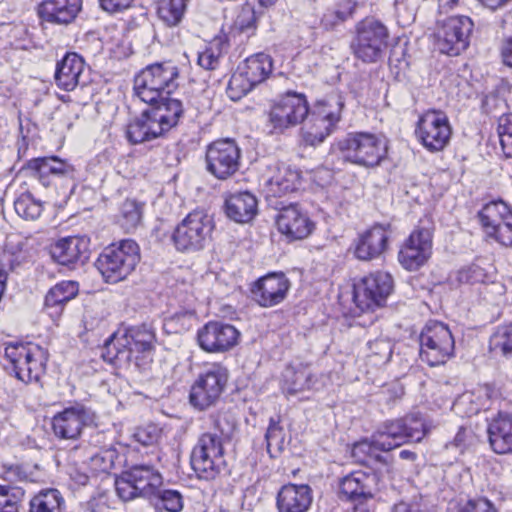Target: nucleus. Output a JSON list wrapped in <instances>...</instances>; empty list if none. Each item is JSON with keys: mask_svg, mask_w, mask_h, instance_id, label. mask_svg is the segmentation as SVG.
<instances>
[{"mask_svg": "<svg viewBox=\"0 0 512 512\" xmlns=\"http://www.w3.org/2000/svg\"><path fill=\"white\" fill-rule=\"evenodd\" d=\"M234 425L218 417L211 431L203 433L193 448L191 463L202 479H214L225 467L224 445L230 442Z\"/></svg>", "mask_w": 512, "mask_h": 512, "instance_id": "f257e3e1", "label": "nucleus"}, {"mask_svg": "<svg viewBox=\"0 0 512 512\" xmlns=\"http://www.w3.org/2000/svg\"><path fill=\"white\" fill-rule=\"evenodd\" d=\"M332 149L337 151L344 161L363 167H375L387 155V142L384 138L368 133H348L337 140Z\"/></svg>", "mask_w": 512, "mask_h": 512, "instance_id": "f03ea898", "label": "nucleus"}, {"mask_svg": "<svg viewBox=\"0 0 512 512\" xmlns=\"http://www.w3.org/2000/svg\"><path fill=\"white\" fill-rule=\"evenodd\" d=\"M4 357L6 369L24 383L39 381L48 360L47 352L33 343H8Z\"/></svg>", "mask_w": 512, "mask_h": 512, "instance_id": "7ed1b4c3", "label": "nucleus"}, {"mask_svg": "<svg viewBox=\"0 0 512 512\" xmlns=\"http://www.w3.org/2000/svg\"><path fill=\"white\" fill-rule=\"evenodd\" d=\"M140 261V249L132 239L106 247L97 259V268L108 283L126 279Z\"/></svg>", "mask_w": 512, "mask_h": 512, "instance_id": "20e7f679", "label": "nucleus"}, {"mask_svg": "<svg viewBox=\"0 0 512 512\" xmlns=\"http://www.w3.org/2000/svg\"><path fill=\"white\" fill-rule=\"evenodd\" d=\"M178 70L169 63H155L144 68L134 79L135 94L147 104H155L158 98L171 95L177 88Z\"/></svg>", "mask_w": 512, "mask_h": 512, "instance_id": "39448f33", "label": "nucleus"}, {"mask_svg": "<svg viewBox=\"0 0 512 512\" xmlns=\"http://www.w3.org/2000/svg\"><path fill=\"white\" fill-rule=\"evenodd\" d=\"M429 427L419 414L387 421L374 434V443L381 451H390L409 441L420 442L428 433Z\"/></svg>", "mask_w": 512, "mask_h": 512, "instance_id": "423d86ee", "label": "nucleus"}, {"mask_svg": "<svg viewBox=\"0 0 512 512\" xmlns=\"http://www.w3.org/2000/svg\"><path fill=\"white\" fill-rule=\"evenodd\" d=\"M161 474L150 465L139 464L123 471L115 479V490L120 499L130 501L138 497L150 499L162 486Z\"/></svg>", "mask_w": 512, "mask_h": 512, "instance_id": "0eeeda50", "label": "nucleus"}, {"mask_svg": "<svg viewBox=\"0 0 512 512\" xmlns=\"http://www.w3.org/2000/svg\"><path fill=\"white\" fill-rule=\"evenodd\" d=\"M213 229L211 216L202 210H194L176 226L172 240L179 251H199L210 240Z\"/></svg>", "mask_w": 512, "mask_h": 512, "instance_id": "6e6552de", "label": "nucleus"}, {"mask_svg": "<svg viewBox=\"0 0 512 512\" xmlns=\"http://www.w3.org/2000/svg\"><path fill=\"white\" fill-rule=\"evenodd\" d=\"M351 49L356 58L373 63L381 58L389 37L387 27L374 18H366L356 25Z\"/></svg>", "mask_w": 512, "mask_h": 512, "instance_id": "1a4fd4ad", "label": "nucleus"}, {"mask_svg": "<svg viewBox=\"0 0 512 512\" xmlns=\"http://www.w3.org/2000/svg\"><path fill=\"white\" fill-rule=\"evenodd\" d=\"M455 341L448 326L431 320L420 334V358L430 366L446 363L453 355Z\"/></svg>", "mask_w": 512, "mask_h": 512, "instance_id": "9d476101", "label": "nucleus"}, {"mask_svg": "<svg viewBox=\"0 0 512 512\" xmlns=\"http://www.w3.org/2000/svg\"><path fill=\"white\" fill-rule=\"evenodd\" d=\"M434 223L430 217L420 219L398 253L400 264L414 271L423 266L432 254Z\"/></svg>", "mask_w": 512, "mask_h": 512, "instance_id": "9b49d317", "label": "nucleus"}, {"mask_svg": "<svg viewBox=\"0 0 512 512\" xmlns=\"http://www.w3.org/2000/svg\"><path fill=\"white\" fill-rule=\"evenodd\" d=\"M228 381L227 369L214 364L202 372L191 386L189 402L197 410L203 411L215 405Z\"/></svg>", "mask_w": 512, "mask_h": 512, "instance_id": "f8f14e48", "label": "nucleus"}, {"mask_svg": "<svg viewBox=\"0 0 512 512\" xmlns=\"http://www.w3.org/2000/svg\"><path fill=\"white\" fill-rule=\"evenodd\" d=\"M393 290V279L386 272L362 277L353 284V300L362 311H373L385 305Z\"/></svg>", "mask_w": 512, "mask_h": 512, "instance_id": "ddd939ff", "label": "nucleus"}, {"mask_svg": "<svg viewBox=\"0 0 512 512\" xmlns=\"http://www.w3.org/2000/svg\"><path fill=\"white\" fill-rule=\"evenodd\" d=\"M415 134L428 151L439 152L449 144L452 127L443 111L428 110L419 117Z\"/></svg>", "mask_w": 512, "mask_h": 512, "instance_id": "4468645a", "label": "nucleus"}, {"mask_svg": "<svg viewBox=\"0 0 512 512\" xmlns=\"http://www.w3.org/2000/svg\"><path fill=\"white\" fill-rule=\"evenodd\" d=\"M307 115L308 103L305 96L287 92L269 111V133H283L286 129L303 122Z\"/></svg>", "mask_w": 512, "mask_h": 512, "instance_id": "2eb2a0df", "label": "nucleus"}, {"mask_svg": "<svg viewBox=\"0 0 512 512\" xmlns=\"http://www.w3.org/2000/svg\"><path fill=\"white\" fill-rule=\"evenodd\" d=\"M478 219L488 237L503 246H512V210L507 203L498 200L485 204Z\"/></svg>", "mask_w": 512, "mask_h": 512, "instance_id": "dca6fc26", "label": "nucleus"}, {"mask_svg": "<svg viewBox=\"0 0 512 512\" xmlns=\"http://www.w3.org/2000/svg\"><path fill=\"white\" fill-rule=\"evenodd\" d=\"M205 158L207 171L226 180L239 170L241 150L232 139L216 140L207 146Z\"/></svg>", "mask_w": 512, "mask_h": 512, "instance_id": "f3484780", "label": "nucleus"}, {"mask_svg": "<svg viewBox=\"0 0 512 512\" xmlns=\"http://www.w3.org/2000/svg\"><path fill=\"white\" fill-rule=\"evenodd\" d=\"M473 22L467 16H451L445 19L437 32L438 50L449 56H457L469 46Z\"/></svg>", "mask_w": 512, "mask_h": 512, "instance_id": "a211bd4d", "label": "nucleus"}, {"mask_svg": "<svg viewBox=\"0 0 512 512\" xmlns=\"http://www.w3.org/2000/svg\"><path fill=\"white\" fill-rule=\"evenodd\" d=\"M155 339L154 330L146 324L130 327L123 335L114 334L105 342L102 358L112 363L115 356H111V353L117 352V350L133 353L154 350Z\"/></svg>", "mask_w": 512, "mask_h": 512, "instance_id": "6ab92c4d", "label": "nucleus"}, {"mask_svg": "<svg viewBox=\"0 0 512 512\" xmlns=\"http://www.w3.org/2000/svg\"><path fill=\"white\" fill-rule=\"evenodd\" d=\"M95 420L94 412L81 403H75L56 413L51 420L54 435L59 439L76 440L84 427Z\"/></svg>", "mask_w": 512, "mask_h": 512, "instance_id": "aec40b11", "label": "nucleus"}, {"mask_svg": "<svg viewBox=\"0 0 512 512\" xmlns=\"http://www.w3.org/2000/svg\"><path fill=\"white\" fill-rule=\"evenodd\" d=\"M239 339L240 332L222 321H209L197 331V343L208 353H225L234 348Z\"/></svg>", "mask_w": 512, "mask_h": 512, "instance_id": "412c9836", "label": "nucleus"}, {"mask_svg": "<svg viewBox=\"0 0 512 512\" xmlns=\"http://www.w3.org/2000/svg\"><path fill=\"white\" fill-rule=\"evenodd\" d=\"M276 225L290 241L307 238L315 228L314 222L297 204L282 207L276 216Z\"/></svg>", "mask_w": 512, "mask_h": 512, "instance_id": "4be33fe9", "label": "nucleus"}, {"mask_svg": "<svg viewBox=\"0 0 512 512\" xmlns=\"http://www.w3.org/2000/svg\"><path fill=\"white\" fill-rule=\"evenodd\" d=\"M290 282L283 273H269L251 287L252 299L261 307H272L286 298Z\"/></svg>", "mask_w": 512, "mask_h": 512, "instance_id": "5701e85b", "label": "nucleus"}, {"mask_svg": "<svg viewBox=\"0 0 512 512\" xmlns=\"http://www.w3.org/2000/svg\"><path fill=\"white\" fill-rule=\"evenodd\" d=\"M26 169L30 170L44 186L56 184V180H65L73 184L75 178L74 166L56 156L34 158L26 164Z\"/></svg>", "mask_w": 512, "mask_h": 512, "instance_id": "b1692460", "label": "nucleus"}, {"mask_svg": "<svg viewBox=\"0 0 512 512\" xmlns=\"http://www.w3.org/2000/svg\"><path fill=\"white\" fill-rule=\"evenodd\" d=\"M50 253L52 258L61 265L83 264L89 258V239L85 236L59 239L51 246Z\"/></svg>", "mask_w": 512, "mask_h": 512, "instance_id": "393cba45", "label": "nucleus"}, {"mask_svg": "<svg viewBox=\"0 0 512 512\" xmlns=\"http://www.w3.org/2000/svg\"><path fill=\"white\" fill-rule=\"evenodd\" d=\"M81 9L82 0H43L38 15L44 22L66 26L75 21Z\"/></svg>", "mask_w": 512, "mask_h": 512, "instance_id": "a878e982", "label": "nucleus"}, {"mask_svg": "<svg viewBox=\"0 0 512 512\" xmlns=\"http://www.w3.org/2000/svg\"><path fill=\"white\" fill-rule=\"evenodd\" d=\"M312 489L307 484H286L277 493L278 512H307L312 504Z\"/></svg>", "mask_w": 512, "mask_h": 512, "instance_id": "bb28decb", "label": "nucleus"}, {"mask_svg": "<svg viewBox=\"0 0 512 512\" xmlns=\"http://www.w3.org/2000/svg\"><path fill=\"white\" fill-rule=\"evenodd\" d=\"M491 449L500 455L512 454V413L498 412L487 426Z\"/></svg>", "mask_w": 512, "mask_h": 512, "instance_id": "cd10ccee", "label": "nucleus"}, {"mask_svg": "<svg viewBox=\"0 0 512 512\" xmlns=\"http://www.w3.org/2000/svg\"><path fill=\"white\" fill-rule=\"evenodd\" d=\"M389 232L382 225H374L360 235L354 254L356 258L369 261L378 258L387 249Z\"/></svg>", "mask_w": 512, "mask_h": 512, "instance_id": "c85d7f7f", "label": "nucleus"}, {"mask_svg": "<svg viewBox=\"0 0 512 512\" xmlns=\"http://www.w3.org/2000/svg\"><path fill=\"white\" fill-rule=\"evenodd\" d=\"M258 201L249 191L230 194L225 200V213L237 223H248L257 214Z\"/></svg>", "mask_w": 512, "mask_h": 512, "instance_id": "c756f323", "label": "nucleus"}, {"mask_svg": "<svg viewBox=\"0 0 512 512\" xmlns=\"http://www.w3.org/2000/svg\"><path fill=\"white\" fill-rule=\"evenodd\" d=\"M150 105L152 107L148 110L153 120L163 128L164 134L178 124L184 112L182 102L170 95H164L158 98L157 103Z\"/></svg>", "mask_w": 512, "mask_h": 512, "instance_id": "7c9ffc66", "label": "nucleus"}, {"mask_svg": "<svg viewBox=\"0 0 512 512\" xmlns=\"http://www.w3.org/2000/svg\"><path fill=\"white\" fill-rule=\"evenodd\" d=\"M300 173L286 165L276 166L266 180V192L271 197H282L297 189Z\"/></svg>", "mask_w": 512, "mask_h": 512, "instance_id": "2f4dec72", "label": "nucleus"}, {"mask_svg": "<svg viewBox=\"0 0 512 512\" xmlns=\"http://www.w3.org/2000/svg\"><path fill=\"white\" fill-rule=\"evenodd\" d=\"M84 60L76 53H67L57 64L55 81L61 89L72 91L80 83V77L84 70Z\"/></svg>", "mask_w": 512, "mask_h": 512, "instance_id": "473e14b6", "label": "nucleus"}, {"mask_svg": "<svg viewBox=\"0 0 512 512\" xmlns=\"http://www.w3.org/2000/svg\"><path fill=\"white\" fill-rule=\"evenodd\" d=\"M164 134L163 128H160L149 110H145L139 117L134 118L127 125L126 136L130 143L140 144L151 141Z\"/></svg>", "mask_w": 512, "mask_h": 512, "instance_id": "72a5a7b5", "label": "nucleus"}, {"mask_svg": "<svg viewBox=\"0 0 512 512\" xmlns=\"http://www.w3.org/2000/svg\"><path fill=\"white\" fill-rule=\"evenodd\" d=\"M315 383V377L309 367L287 366L283 372L282 390L289 396L310 390Z\"/></svg>", "mask_w": 512, "mask_h": 512, "instance_id": "f704fd0d", "label": "nucleus"}, {"mask_svg": "<svg viewBox=\"0 0 512 512\" xmlns=\"http://www.w3.org/2000/svg\"><path fill=\"white\" fill-rule=\"evenodd\" d=\"M374 477L362 471L345 476L340 482V493L349 500L372 498Z\"/></svg>", "mask_w": 512, "mask_h": 512, "instance_id": "c9c22d12", "label": "nucleus"}, {"mask_svg": "<svg viewBox=\"0 0 512 512\" xmlns=\"http://www.w3.org/2000/svg\"><path fill=\"white\" fill-rule=\"evenodd\" d=\"M78 294V283L61 281L54 285L45 296V306L51 308L52 316H58L64 305Z\"/></svg>", "mask_w": 512, "mask_h": 512, "instance_id": "e433bc0d", "label": "nucleus"}, {"mask_svg": "<svg viewBox=\"0 0 512 512\" xmlns=\"http://www.w3.org/2000/svg\"><path fill=\"white\" fill-rule=\"evenodd\" d=\"M489 391L487 388H480L474 392H465L454 402V409L465 416L478 414L481 410L487 409Z\"/></svg>", "mask_w": 512, "mask_h": 512, "instance_id": "4c0bfd02", "label": "nucleus"}, {"mask_svg": "<svg viewBox=\"0 0 512 512\" xmlns=\"http://www.w3.org/2000/svg\"><path fill=\"white\" fill-rule=\"evenodd\" d=\"M245 75L256 85L265 81L272 72V58L265 53H258L246 59L240 67Z\"/></svg>", "mask_w": 512, "mask_h": 512, "instance_id": "58836bf2", "label": "nucleus"}, {"mask_svg": "<svg viewBox=\"0 0 512 512\" xmlns=\"http://www.w3.org/2000/svg\"><path fill=\"white\" fill-rule=\"evenodd\" d=\"M306 117L307 120L301 129L303 140L311 146L319 145L331 134L335 125L327 120H319L309 113Z\"/></svg>", "mask_w": 512, "mask_h": 512, "instance_id": "ea45409f", "label": "nucleus"}, {"mask_svg": "<svg viewBox=\"0 0 512 512\" xmlns=\"http://www.w3.org/2000/svg\"><path fill=\"white\" fill-rule=\"evenodd\" d=\"M356 7L354 0H338L331 8H328L320 21L325 30H334L339 25L352 17Z\"/></svg>", "mask_w": 512, "mask_h": 512, "instance_id": "a19ab883", "label": "nucleus"}, {"mask_svg": "<svg viewBox=\"0 0 512 512\" xmlns=\"http://www.w3.org/2000/svg\"><path fill=\"white\" fill-rule=\"evenodd\" d=\"M64 503L57 489H44L30 500V512H63Z\"/></svg>", "mask_w": 512, "mask_h": 512, "instance_id": "79ce46f5", "label": "nucleus"}, {"mask_svg": "<svg viewBox=\"0 0 512 512\" xmlns=\"http://www.w3.org/2000/svg\"><path fill=\"white\" fill-rule=\"evenodd\" d=\"M149 500L158 511L180 512L184 506L183 496L178 490L163 489L161 486Z\"/></svg>", "mask_w": 512, "mask_h": 512, "instance_id": "37998d69", "label": "nucleus"}, {"mask_svg": "<svg viewBox=\"0 0 512 512\" xmlns=\"http://www.w3.org/2000/svg\"><path fill=\"white\" fill-rule=\"evenodd\" d=\"M343 106L344 102L339 95H330L326 99L318 101L309 114L315 116L319 120H327L336 125L340 120Z\"/></svg>", "mask_w": 512, "mask_h": 512, "instance_id": "c03bdc74", "label": "nucleus"}, {"mask_svg": "<svg viewBox=\"0 0 512 512\" xmlns=\"http://www.w3.org/2000/svg\"><path fill=\"white\" fill-rule=\"evenodd\" d=\"M489 348L495 356L512 357V323L496 328L490 337Z\"/></svg>", "mask_w": 512, "mask_h": 512, "instance_id": "a18cd8bd", "label": "nucleus"}, {"mask_svg": "<svg viewBox=\"0 0 512 512\" xmlns=\"http://www.w3.org/2000/svg\"><path fill=\"white\" fill-rule=\"evenodd\" d=\"M188 1L161 0L157 9L159 18L168 26H176L184 17Z\"/></svg>", "mask_w": 512, "mask_h": 512, "instance_id": "49530a36", "label": "nucleus"}, {"mask_svg": "<svg viewBox=\"0 0 512 512\" xmlns=\"http://www.w3.org/2000/svg\"><path fill=\"white\" fill-rule=\"evenodd\" d=\"M16 213L26 220L37 219L43 210L42 202L36 200L32 194L23 193L14 202Z\"/></svg>", "mask_w": 512, "mask_h": 512, "instance_id": "de8ad7c7", "label": "nucleus"}, {"mask_svg": "<svg viewBox=\"0 0 512 512\" xmlns=\"http://www.w3.org/2000/svg\"><path fill=\"white\" fill-rule=\"evenodd\" d=\"M254 87L255 84L245 75L241 68H238L230 77L226 92L231 100L238 101Z\"/></svg>", "mask_w": 512, "mask_h": 512, "instance_id": "09e8293b", "label": "nucleus"}, {"mask_svg": "<svg viewBox=\"0 0 512 512\" xmlns=\"http://www.w3.org/2000/svg\"><path fill=\"white\" fill-rule=\"evenodd\" d=\"M117 457L115 448H103L90 457V469L96 474L109 473L113 469Z\"/></svg>", "mask_w": 512, "mask_h": 512, "instance_id": "8fccbe9b", "label": "nucleus"}, {"mask_svg": "<svg viewBox=\"0 0 512 512\" xmlns=\"http://www.w3.org/2000/svg\"><path fill=\"white\" fill-rule=\"evenodd\" d=\"M111 356H115V360H126L130 362L139 372L146 373L151 369L152 366L153 350L139 353H133L126 350H117V352L111 353Z\"/></svg>", "mask_w": 512, "mask_h": 512, "instance_id": "3c124183", "label": "nucleus"}, {"mask_svg": "<svg viewBox=\"0 0 512 512\" xmlns=\"http://www.w3.org/2000/svg\"><path fill=\"white\" fill-rule=\"evenodd\" d=\"M265 438L268 453L272 458L277 457L283 451L286 443L285 432L279 422L274 419L270 420Z\"/></svg>", "mask_w": 512, "mask_h": 512, "instance_id": "603ef678", "label": "nucleus"}, {"mask_svg": "<svg viewBox=\"0 0 512 512\" xmlns=\"http://www.w3.org/2000/svg\"><path fill=\"white\" fill-rule=\"evenodd\" d=\"M368 354L369 361L376 366L386 364L393 352V345L391 341L385 338L375 339L374 341L368 342Z\"/></svg>", "mask_w": 512, "mask_h": 512, "instance_id": "864d4df0", "label": "nucleus"}, {"mask_svg": "<svg viewBox=\"0 0 512 512\" xmlns=\"http://www.w3.org/2000/svg\"><path fill=\"white\" fill-rule=\"evenodd\" d=\"M141 221V210L135 201H125L121 206L120 223L127 231L134 230Z\"/></svg>", "mask_w": 512, "mask_h": 512, "instance_id": "5fc2aeb1", "label": "nucleus"}, {"mask_svg": "<svg viewBox=\"0 0 512 512\" xmlns=\"http://www.w3.org/2000/svg\"><path fill=\"white\" fill-rule=\"evenodd\" d=\"M221 55L220 45L216 43L199 52L197 62L205 70H214L219 66Z\"/></svg>", "mask_w": 512, "mask_h": 512, "instance_id": "6e6d98bb", "label": "nucleus"}, {"mask_svg": "<svg viewBox=\"0 0 512 512\" xmlns=\"http://www.w3.org/2000/svg\"><path fill=\"white\" fill-rule=\"evenodd\" d=\"M256 20L254 6L250 3H245L241 6L235 18L234 25L240 31H246L256 27Z\"/></svg>", "mask_w": 512, "mask_h": 512, "instance_id": "4d7b16f0", "label": "nucleus"}, {"mask_svg": "<svg viewBox=\"0 0 512 512\" xmlns=\"http://www.w3.org/2000/svg\"><path fill=\"white\" fill-rule=\"evenodd\" d=\"M486 279V273L478 265H471L460 269L456 274V281L459 284H476L483 283Z\"/></svg>", "mask_w": 512, "mask_h": 512, "instance_id": "13d9d810", "label": "nucleus"}, {"mask_svg": "<svg viewBox=\"0 0 512 512\" xmlns=\"http://www.w3.org/2000/svg\"><path fill=\"white\" fill-rule=\"evenodd\" d=\"M457 512H496V509L491 501L478 497L459 503Z\"/></svg>", "mask_w": 512, "mask_h": 512, "instance_id": "bf43d9fd", "label": "nucleus"}, {"mask_svg": "<svg viewBox=\"0 0 512 512\" xmlns=\"http://www.w3.org/2000/svg\"><path fill=\"white\" fill-rule=\"evenodd\" d=\"M1 477L10 482L31 480L23 466L19 464H4L0 472Z\"/></svg>", "mask_w": 512, "mask_h": 512, "instance_id": "052dcab7", "label": "nucleus"}, {"mask_svg": "<svg viewBox=\"0 0 512 512\" xmlns=\"http://www.w3.org/2000/svg\"><path fill=\"white\" fill-rule=\"evenodd\" d=\"M376 451H381V450L376 448V445L374 443V435H373L371 440H362V441L356 443L353 446L352 455H353V457L357 458L359 461H365V459H364V457H362V455L373 456Z\"/></svg>", "mask_w": 512, "mask_h": 512, "instance_id": "680f3d73", "label": "nucleus"}, {"mask_svg": "<svg viewBox=\"0 0 512 512\" xmlns=\"http://www.w3.org/2000/svg\"><path fill=\"white\" fill-rule=\"evenodd\" d=\"M134 437L137 442L141 443L144 446H148L157 441L158 431L155 426L139 428L134 433Z\"/></svg>", "mask_w": 512, "mask_h": 512, "instance_id": "e2e57ef3", "label": "nucleus"}, {"mask_svg": "<svg viewBox=\"0 0 512 512\" xmlns=\"http://www.w3.org/2000/svg\"><path fill=\"white\" fill-rule=\"evenodd\" d=\"M419 2L420 0H395L394 6L399 15L402 10H407V16L404 20L409 22L414 20Z\"/></svg>", "mask_w": 512, "mask_h": 512, "instance_id": "0e129e2a", "label": "nucleus"}, {"mask_svg": "<svg viewBox=\"0 0 512 512\" xmlns=\"http://www.w3.org/2000/svg\"><path fill=\"white\" fill-rule=\"evenodd\" d=\"M392 512H425L420 498L411 501H401L394 505Z\"/></svg>", "mask_w": 512, "mask_h": 512, "instance_id": "69168bd1", "label": "nucleus"}, {"mask_svg": "<svg viewBox=\"0 0 512 512\" xmlns=\"http://www.w3.org/2000/svg\"><path fill=\"white\" fill-rule=\"evenodd\" d=\"M133 0H99L103 10L109 13H118L130 7Z\"/></svg>", "mask_w": 512, "mask_h": 512, "instance_id": "338daca9", "label": "nucleus"}, {"mask_svg": "<svg viewBox=\"0 0 512 512\" xmlns=\"http://www.w3.org/2000/svg\"><path fill=\"white\" fill-rule=\"evenodd\" d=\"M8 491V487L0 485V512H17V503L10 499Z\"/></svg>", "mask_w": 512, "mask_h": 512, "instance_id": "774afa93", "label": "nucleus"}]
</instances>
